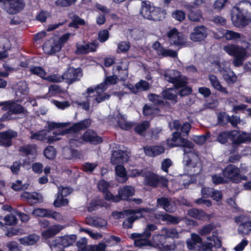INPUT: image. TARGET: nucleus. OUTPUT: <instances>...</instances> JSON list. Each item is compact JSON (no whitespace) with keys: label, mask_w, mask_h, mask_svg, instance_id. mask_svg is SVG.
Returning a JSON list of instances; mask_svg holds the SVG:
<instances>
[{"label":"nucleus","mask_w":251,"mask_h":251,"mask_svg":"<svg viewBox=\"0 0 251 251\" xmlns=\"http://www.w3.org/2000/svg\"><path fill=\"white\" fill-rule=\"evenodd\" d=\"M225 39L245 45V48L235 44H228L223 48L224 51L228 54L234 57L233 60L234 66H241L244 60L250 55L248 51L251 50V44L246 40L244 35L231 30L226 31Z\"/></svg>","instance_id":"obj_1"},{"label":"nucleus","mask_w":251,"mask_h":251,"mask_svg":"<svg viewBox=\"0 0 251 251\" xmlns=\"http://www.w3.org/2000/svg\"><path fill=\"white\" fill-rule=\"evenodd\" d=\"M231 21L237 27H244L251 22V3L248 1L240 2L231 10Z\"/></svg>","instance_id":"obj_2"},{"label":"nucleus","mask_w":251,"mask_h":251,"mask_svg":"<svg viewBox=\"0 0 251 251\" xmlns=\"http://www.w3.org/2000/svg\"><path fill=\"white\" fill-rule=\"evenodd\" d=\"M15 100L0 102V106H3L4 110H23L19 102H22L27 96L29 89L25 81H21L14 86Z\"/></svg>","instance_id":"obj_3"},{"label":"nucleus","mask_w":251,"mask_h":251,"mask_svg":"<svg viewBox=\"0 0 251 251\" xmlns=\"http://www.w3.org/2000/svg\"><path fill=\"white\" fill-rule=\"evenodd\" d=\"M250 137L245 132L239 134L236 130L223 131L217 137V140L222 144H226L228 140L231 141L232 146L236 148L240 144L246 143L250 140Z\"/></svg>","instance_id":"obj_4"},{"label":"nucleus","mask_w":251,"mask_h":251,"mask_svg":"<svg viewBox=\"0 0 251 251\" xmlns=\"http://www.w3.org/2000/svg\"><path fill=\"white\" fill-rule=\"evenodd\" d=\"M117 77L116 75L107 76L105 78L103 82L100 83L95 88L90 87L87 90V93L90 95L96 93L95 100L97 103L108 100L110 95L106 94L104 92L107 89L109 86L114 85L117 83Z\"/></svg>","instance_id":"obj_5"},{"label":"nucleus","mask_w":251,"mask_h":251,"mask_svg":"<svg viewBox=\"0 0 251 251\" xmlns=\"http://www.w3.org/2000/svg\"><path fill=\"white\" fill-rule=\"evenodd\" d=\"M157 229V226L153 224H148L142 233H133L130 238L134 241L136 247H143L150 245L151 243L149 238L151 236V232Z\"/></svg>","instance_id":"obj_6"},{"label":"nucleus","mask_w":251,"mask_h":251,"mask_svg":"<svg viewBox=\"0 0 251 251\" xmlns=\"http://www.w3.org/2000/svg\"><path fill=\"white\" fill-rule=\"evenodd\" d=\"M144 179V184L152 188H156L159 184L162 187H166L168 185V180L163 176H160L151 171H145L141 175Z\"/></svg>","instance_id":"obj_7"},{"label":"nucleus","mask_w":251,"mask_h":251,"mask_svg":"<svg viewBox=\"0 0 251 251\" xmlns=\"http://www.w3.org/2000/svg\"><path fill=\"white\" fill-rule=\"evenodd\" d=\"M225 62L221 63L219 61H215L212 63V66L215 67V71H219L222 75L224 80L228 84H233L237 80V77L234 73L229 68L225 67Z\"/></svg>","instance_id":"obj_8"},{"label":"nucleus","mask_w":251,"mask_h":251,"mask_svg":"<svg viewBox=\"0 0 251 251\" xmlns=\"http://www.w3.org/2000/svg\"><path fill=\"white\" fill-rule=\"evenodd\" d=\"M198 243L201 244V246H198V251H207L209 250L212 251L213 247L210 242H203L202 239L198 234L191 233V239H188L186 241L188 249L189 250H195L196 245Z\"/></svg>","instance_id":"obj_9"},{"label":"nucleus","mask_w":251,"mask_h":251,"mask_svg":"<svg viewBox=\"0 0 251 251\" xmlns=\"http://www.w3.org/2000/svg\"><path fill=\"white\" fill-rule=\"evenodd\" d=\"M77 236L75 234H67L57 236L52 242V245L55 249L64 251V249L73 246L76 242Z\"/></svg>","instance_id":"obj_10"},{"label":"nucleus","mask_w":251,"mask_h":251,"mask_svg":"<svg viewBox=\"0 0 251 251\" xmlns=\"http://www.w3.org/2000/svg\"><path fill=\"white\" fill-rule=\"evenodd\" d=\"M164 78L173 83L176 88L184 87L187 84V78L182 76L180 73L176 70H168L164 74Z\"/></svg>","instance_id":"obj_11"},{"label":"nucleus","mask_w":251,"mask_h":251,"mask_svg":"<svg viewBox=\"0 0 251 251\" xmlns=\"http://www.w3.org/2000/svg\"><path fill=\"white\" fill-rule=\"evenodd\" d=\"M2 8L7 13L15 14L22 10L25 6L23 0H0Z\"/></svg>","instance_id":"obj_12"},{"label":"nucleus","mask_w":251,"mask_h":251,"mask_svg":"<svg viewBox=\"0 0 251 251\" xmlns=\"http://www.w3.org/2000/svg\"><path fill=\"white\" fill-rule=\"evenodd\" d=\"M91 120L90 119H86L80 121L79 122L74 124L70 127L64 129L62 131L57 133L56 131H54L53 134L54 135H64L68 133H77L81 130H84L89 127L91 124Z\"/></svg>","instance_id":"obj_13"},{"label":"nucleus","mask_w":251,"mask_h":251,"mask_svg":"<svg viewBox=\"0 0 251 251\" xmlns=\"http://www.w3.org/2000/svg\"><path fill=\"white\" fill-rule=\"evenodd\" d=\"M20 199L23 201H26L31 206L43 202V197L42 195L40 193L36 192H29L24 191L21 194Z\"/></svg>","instance_id":"obj_14"},{"label":"nucleus","mask_w":251,"mask_h":251,"mask_svg":"<svg viewBox=\"0 0 251 251\" xmlns=\"http://www.w3.org/2000/svg\"><path fill=\"white\" fill-rule=\"evenodd\" d=\"M167 36L171 44L183 46L186 43V39L185 36L182 33L178 32L175 28L170 30L168 32Z\"/></svg>","instance_id":"obj_15"},{"label":"nucleus","mask_w":251,"mask_h":251,"mask_svg":"<svg viewBox=\"0 0 251 251\" xmlns=\"http://www.w3.org/2000/svg\"><path fill=\"white\" fill-rule=\"evenodd\" d=\"M81 138L84 142L93 145H97L103 142V138L99 136L94 130L90 129L84 132Z\"/></svg>","instance_id":"obj_16"},{"label":"nucleus","mask_w":251,"mask_h":251,"mask_svg":"<svg viewBox=\"0 0 251 251\" xmlns=\"http://www.w3.org/2000/svg\"><path fill=\"white\" fill-rule=\"evenodd\" d=\"M82 76V73L80 68L69 67L62 75L63 79L69 83L79 80Z\"/></svg>","instance_id":"obj_17"},{"label":"nucleus","mask_w":251,"mask_h":251,"mask_svg":"<svg viewBox=\"0 0 251 251\" xmlns=\"http://www.w3.org/2000/svg\"><path fill=\"white\" fill-rule=\"evenodd\" d=\"M135 210H140V213H135L130 215L131 216L126 218L123 223V227L125 229H130L132 228L134 222L144 217V213L149 212L147 208H139Z\"/></svg>","instance_id":"obj_18"},{"label":"nucleus","mask_w":251,"mask_h":251,"mask_svg":"<svg viewBox=\"0 0 251 251\" xmlns=\"http://www.w3.org/2000/svg\"><path fill=\"white\" fill-rule=\"evenodd\" d=\"M240 170L235 165L228 164L222 171V174L225 178L228 179L233 183L236 180V177L239 175Z\"/></svg>","instance_id":"obj_19"},{"label":"nucleus","mask_w":251,"mask_h":251,"mask_svg":"<svg viewBox=\"0 0 251 251\" xmlns=\"http://www.w3.org/2000/svg\"><path fill=\"white\" fill-rule=\"evenodd\" d=\"M245 216L240 215L236 216L234 218V221L237 224L240 223L238 229V232L243 236L248 234L251 231V221H246L244 220Z\"/></svg>","instance_id":"obj_20"},{"label":"nucleus","mask_w":251,"mask_h":251,"mask_svg":"<svg viewBox=\"0 0 251 251\" xmlns=\"http://www.w3.org/2000/svg\"><path fill=\"white\" fill-rule=\"evenodd\" d=\"M17 136V132L12 130L0 132V146L5 148L10 147L12 145V139Z\"/></svg>","instance_id":"obj_21"},{"label":"nucleus","mask_w":251,"mask_h":251,"mask_svg":"<svg viewBox=\"0 0 251 251\" xmlns=\"http://www.w3.org/2000/svg\"><path fill=\"white\" fill-rule=\"evenodd\" d=\"M129 157L127 154L121 150L113 151L111 157V162L113 165L122 164L127 162Z\"/></svg>","instance_id":"obj_22"},{"label":"nucleus","mask_w":251,"mask_h":251,"mask_svg":"<svg viewBox=\"0 0 251 251\" xmlns=\"http://www.w3.org/2000/svg\"><path fill=\"white\" fill-rule=\"evenodd\" d=\"M207 36L206 28L203 25L196 26L190 35L191 39L194 42L204 40Z\"/></svg>","instance_id":"obj_23"},{"label":"nucleus","mask_w":251,"mask_h":251,"mask_svg":"<svg viewBox=\"0 0 251 251\" xmlns=\"http://www.w3.org/2000/svg\"><path fill=\"white\" fill-rule=\"evenodd\" d=\"M43 50L45 53L52 54L59 51L61 50V46L55 38L50 39L45 43Z\"/></svg>","instance_id":"obj_24"},{"label":"nucleus","mask_w":251,"mask_h":251,"mask_svg":"<svg viewBox=\"0 0 251 251\" xmlns=\"http://www.w3.org/2000/svg\"><path fill=\"white\" fill-rule=\"evenodd\" d=\"M135 190L134 188L131 185H125L119 188L118 190V197L122 200L129 201V198L134 195Z\"/></svg>","instance_id":"obj_25"},{"label":"nucleus","mask_w":251,"mask_h":251,"mask_svg":"<svg viewBox=\"0 0 251 251\" xmlns=\"http://www.w3.org/2000/svg\"><path fill=\"white\" fill-rule=\"evenodd\" d=\"M155 218L157 220L166 222L168 225H174L178 224L182 220V218L179 216H175L166 213L155 214Z\"/></svg>","instance_id":"obj_26"},{"label":"nucleus","mask_w":251,"mask_h":251,"mask_svg":"<svg viewBox=\"0 0 251 251\" xmlns=\"http://www.w3.org/2000/svg\"><path fill=\"white\" fill-rule=\"evenodd\" d=\"M152 48L154 49L159 55H162L164 57H176L177 56L176 51L164 49L162 47L158 42H154L152 45Z\"/></svg>","instance_id":"obj_27"},{"label":"nucleus","mask_w":251,"mask_h":251,"mask_svg":"<svg viewBox=\"0 0 251 251\" xmlns=\"http://www.w3.org/2000/svg\"><path fill=\"white\" fill-rule=\"evenodd\" d=\"M117 122L118 126L123 129L129 130L132 128L133 124L131 122L126 121V117L125 115H122L120 113V111H117Z\"/></svg>","instance_id":"obj_28"},{"label":"nucleus","mask_w":251,"mask_h":251,"mask_svg":"<svg viewBox=\"0 0 251 251\" xmlns=\"http://www.w3.org/2000/svg\"><path fill=\"white\" fill-rule=\"evenodd\" d=\"M165 151L164 148L162 146H152L145 147L144 151L146 155L155 157L163 153Z\"/></svg>","instance_id":"obj_29"},{"label":"nucleus","mask_w":251,"mask_h":251,"mask_svg":"<svg viewBox=\"0 0 251 251\" xmlns=\"http://www.w3.org/2000/svg\"><path fill=\"white\" fill-rule=\"evenodd\" d=\"M209 79L211 85L215 89L224 94H228V91L226 88L222 85L220 80L216 76L210 75H209Z\"/></svg>","instance_id":"obj_30"},{"label":"nucleus","mask_w":251,"mask_h":251,"mask_svg":"<svg viewBox=\"0 0 251 251\" xmlns=\"http://www.w3.org/2000/svg\"><path fill=\"white\" fill-rule=\"evenodd\" d=\"M140 210H134V209H127L122 211H113L112 213V216L116 220L124 218L125 216L134 214L135 213H140Z\"/></svg>","instance_id":"obj_31"},{"label":"nucleus","mask_w":251,"mask_h":251,"mask_svg":"<svg viewBox=\"0 0 251 251\" xmlns=\"http://www.w3.org/2000/svg\"><path fill=\"white\" fill-rule=\"evenodd\" d=\"M153 9V6L151 5L149 1H142L140 14L145 19H149L151 13V11Z\"/></svg>","instance_id":"obj_32"},{"label":"nucleus","mask_w":251,"mask_h":251,"mask_svg":"<svg viewBox=\"0 0 251 251\" xmlns=\"http://www.w3.org/2000/svg\"><path fill=\"white\" fill-rule=\"evenodd\" d=\"M178 92L176 88H169L162 92V96L164 99L171 100V102L175 104L176 102V98Z\"/></svg>","instance_id":"obj_33"},{"label":"nucleus","mask_w":251,"mask_h":251,"mask_svg":"<svg viewBox=\"0 0 251 251\" xmlns=\"http://www.w3.org/2000/svg\"><path fill=\"white\" fill-rule=\"evenodd\" d=\"M151 12V13L149 20H152L153 21H159L164 18L166 14L165 10L154 6H153V9Z\"/></svg>","instance_id":"obj_34"},{"label":"nucleus","mask_w":251,"mask_h":251,"mask_svg":"<svg viewBox=\"0 0 251 251\" xmlns=\"http://www.w3.org/2000/svg\"><path fill=\"white\" fill-rule=\"evenodd\" d=\"M128 63L126 61H122L116 66V69L119 72V76L121 80H125L128 76Z\"/></svg>","instance_id":"obj_35"},{"label":"nucleus","mask_w":251,"mask_h":251,"mask_svg":"<svg viewBox=\"0 0 251 251\" xmlns=\"http://www.w3.org/2000/svg\"><path fill=\"white\" fill-rule=\"evenodd\" d=\"M218 123L221 126H224L228 123H231L232 126L237 125L236 122L231 119L226 112H221L218 115Z\"/></svg>","instance_id":"obj_36"},{"label":"nucleus","mask_w":251,"mask_h":251,"mask_svg":"<svg viewBox=\"0 0 251 251\" xmlns=\"http://www.w3.org/2000/svg\"><path fill=\"white\" fill-rule=\"evenodd\" d=\"M19 151L26 156L33 155L37 151V146L35 144L24 145L19 148Z\"/></svg>","instance_id":"obj_37"},{"label":"nucleus","mask_w":251,"mask_h":251,"mask_svg":"<svg viewBox=\"0 0 251 251\" xmlns=\"http://www.w3.org/2000/svg\"><path fill=\"white\" fill-rule=\"evenodd\" d=\"M39 240V236L35 234H30L20 239L21 244L25 246L33 245Z\"/></svg>","instance_id":"obj_38"},{"label":"nucleus","mask_w":251,"mask_h":251,"mask_svg":"<svg viewBox=\"0 0 251 251\" xmlns=\"http://www.w3.org/2000/svg\"><path fill=\"white\" fill-rule=\"evenodd\" d=\"M69 125V123H56L48 121L47 123V125L45 126L44 130H46L47 132H50L55 129L66 127Z\"/></svg>","instance_id":"obj_39"},{"label":"nucleus","mask_w":251,"mask_h":251,"mask_svg":"<svg viewBox=\"0 0 251 251\" xmlns=\"http://www.w3.org/2000/svg\"><path fill=\"white\" fill-rule=\"evenodd\" d=\"M149 88L148 82L144 80H140L138 83L136 84L135 86H130L129 88L133 93H137L139 91H146Z\"/></svg>","instance_id":"obj_40"},{"label":"nucleus","mask_w":251,"mask_h":251,"mask_svg":"<svg viewBox=\"0 0 251 251\" xmlns=\"http://www.w3.org/2000/svg\"><path fill=\"white\" fill-rule=\"evenodd\" d=\"M157 205L158 207H162L166 211L173 212L172 209L170 208L171 202L168 198L161 197L157 199Z\"/></svg>","instance_id":"obj_41"},{"label":"nucleus","mask_w":251,"mask_h":251,"mask_svg":"<svg viewBox=\"0 0 251 251\" xmlns=\"http://www.w3.org/2000/svg\"><path fill=\"white\" fill-rule=\"evenodd\" d=\"M148 98L150 101L154 104L159 106H164L165 107H168L169 103L165 100H163L161 97L151 94L148 96Z\"/></svg>","instance_id":"obj_42"},{"label":"nucleus","mask_w":251,"mask_h":251,"mask_svg":"<svg viewBox=\"0 0 251 251\" xmlns=\"http://www.w3.org/2000/svg\"><path fill=\"white\" fill-rule=\"evenodd\" d=\"M149 126V122L148 121H145L136 125L134 127V131L139 135L144 136L145 135V132Z\"/></svg>","instance_id":"obj_43"},{"label":"nucleus","mask_w":251,"mask_h":251,"mask_svg":"<svg viewBox=\"0 0 251 251\" xmlns=\"http://www.w3.org/2000/svg\"><path fill=\"white\" fill-rule=\"evenodd\" d=\"M188 214L190 217L200 220H203L206 216V214L204 212L196 208L190 209Z\"/></svg>","instance_id":"obj_44"},{"label":"nucleus","mask_w":251,"mask_h":251,"mask_svg":"<svg viewBox=\"0 0 251 251\" xmlns=\"http://www.w3.org/2000/svg\"><path fill=\"white\" fill-rule=\"evenodd\" d=\"M86 222L88 225L95 227H102L107 224L106 221L101 218H95L94 217L87 218Z\"/></svg>","instance_id":"obj_45"},{"label":"nucleus","mask_w":251,"mask_h":251,"mask_svg":"<svg viewBox=\"0 0 251 251\" xmlns=\"http://www.w3.org/2000/svg\"><path fill=\"white\" fill-rule=\"evenodd\" d=\"M166 238L163 233L153 235L152 237V240L153 244L159 249L166 243Z\"/></svg>","instance_id":"obj_46"},{"label":"nucleus","mask_w":251,"mask_h":251,"mask_svg":"<svg viewBox=\"0 0 251 251\" xmlns=\"http://www.w3.org/2000/svg\"><path fill=\"white\" fill-rule=\"evenodd\" d=\"M161 231L162 233H163L166 238H172L175 239L179 237V233L177 229L175 228L168 229L166 227H163Z\"/></svg>","instance_id":"obj_47"},{"label":"nucleus","mask_w":251,"mask_h":251,"mask_svg":"<svg viewBox=\"0 0 251 251\" xmlns=\"http://www.w3.org/2000/svg\"><path fill=\"white\" fill-rule=\"evenodd\" d=\"M115 173L117 176L123 178L124 182L128 178L126 170L123 165H117L115 167Z\"/></svg>","instance_id":"obj_48"},{"label":"nucleus","mask_w":251,"mask_h":251,"mask_svg":"<svg viewBox=\"0 0 251 251\" xmlns=\"http://www.w3.org/2000/svg\"><path fill=\"white\" fill-rule=\"evenodd\" d=\"M31 139H35L39 141H44L46 139L47 133L46 130H41L37 132H34L33 131L30 132Z\"/></svg>","instance_id":"obj_49"},{"label":"nucleus","mask_w":251,"mask_h":251,"mask_svg":"<svg viewBox=\"0 0 251 251\" xmlns=\"http://www.w3.org/2000/svg\"><path fill=\"white\" fill-rule=\"evenodd\" d=\"M178 146L184 148V151L185 153L191 151V150L194 147V144L191 141L185 138L180 139V143Z\"/></svg>","instance_id":"obj_50"},{"label":"nucleus","mask_w":251,"mask_h":251,"mask_svg":"<svg viewBox=\"0 0 251 251\" xmlns=\"http://www.w3.org/2000/svg\"><path fill=\"white\" fill-rule=\"evenodd\" d=\"M44 154L47 159L52 160L55 157L56 154V149L53 146H49L45 149Z\"/></svg>","instance_id":"obj_51"},{"label":"nucleus","mask_w":251,"mask_h":251,"mask_svg":"<svg viewBox=\"0 0 251 251\" xmlns=\"http://www.w3.org/2000/svg\"><path fill=\"white\" fill-rule=\"evenodd\" d=\"M181 132L178 131L174 132L172 134V138L171 140V143L169 142V140H168V144L171 148H173L176 146H178V141H180Z\"/></svg>","instance_id":"obj_52"},{"label":"nucleus","mask_w":251,"mask_h":251,"mask_svg":"<svg viewBox=\"0 0 251 251\" xmlns=\"http://www.w3.org/2000/svg\"><path fill=\"white\" fill-rule=\"evenodd\" d=\"M64 197L57 194V197L53 202V205L55 207H60L63 206H66L69 203V201L66 198H64Z\"/></svg>","instance_id":"obj_53"},{"label":"nucleus","mask_w":251,"mask_h":251,"mask_svg":"<svg viewBox=\"0 0 251 251\" xmlns=\"http://www.w3.org/2000/svg\"><path fill=\"white\" fill-rule=\"evenodd\" d=\"M215 228L214 224L210 223L204 226L201 229H200L198 230V233L200 235L203 236L210 233Z\"/></svg>","instance_id":"obj_54"},{"label":"nucleus","mask_w":251,"mask_h":251,"mask_svg":"<svg viewBox=\"0 0 251 251\" xmlns=\"http://www.w3.org/2000/svg\"><path fill=\"white\" fill-rule=\"evenodd\" d=\"M130 44L128 41H121L117 44V52L126 53L130 48Z\"/></svg>","instance_id":"obj_55"},{"label":"nucleus","mask_w":251,"mask_h":251,"mask_svg":"<svg viewBox=\"0 0 251 251\" xmlns=\"http://www.w3.org/2000/svg\"><path fill=\"white\" fill-rule=\"evenodd\" d=\"M29 70L31 74L37 75L44 79L46 73L42 67L33 66L30 68Z\"/></svg>","instance_id":"obj_56"},{"label":"nucleus","mask_w":251,"mask_h":251,"mask_svg":"<svg viewBox=\"0 0 251 251\" xmlns=\"http://www.w3.org/2000/svg\"><path fill=\"white\" fill-rule=\"evenodd\" d=\"M190 12L188 14L189 19L194 22H198L202 18V13L201 10L196 11L189 9Z\"/></svg>","instance_id":"obj_57"},{"label":"nucleus","mask_w":251,"mask_h":251,"mask_svg":"<svg viewBox=\"0 0 251 251\" xmlns=\"http://www.w3.org/2000/svg\"><path fill=\"white\" fill-rule=\"evenodd\" d=\"M49 209L37 208L34 209L32 214L35 217H48Z\"/></svg>","instance_id":"obj_58"},{"label":"nucleus","mask_w":251,"mask_h":251,"mask_svg":"<svg viewBox=\"0 0 251 251\" xmlns=\"http://www.w3.org/2000/svg\"><path fill=\"white\" fill-rule=\"evenodd\" d=\"M104 202L102 200L92 201L90 202V203L88 207V211H93L96 210L97 209L98 206H100V207L104 206Z\"/></svg>","instance_id":"obj_59"},{"label":"nucleus","mask_w":251,"mask_h":251,"mask_svg":"<svg viewBox=\"0 0 251 251\" xmlns=\"http://www.w3.org/2000/svg\"><path fill=\"white\" fill-rule=\"evenodd\" d=\"M28 111H7L6 113L2 115L0 118V122H5L11 119V115L12 114H21L27 112Z\"/></svg>","instance_id":"obj_60"},{"label":"nucleus","mask_w":251,"mask_h":251,"mask_svg":"<svg viewBox=\"0 0 251 251\" xmlns=\"http://www.w3.org/2000/svg\"><path fill=\"white\" fill-rule=\"evenodd\" d=\"M85 24V22L83 19H81L78 16H74L73 17L72 22L69 24V26L77 28L79 25H84Z\"/></svg>","instance_id":"obj_61"},{"label":"nucleus","mask_w":251,"mask_h":251,"mask_svg":"<svg viewBox=\"0 0 251 251\" xmlns=\"http://www.w3.org/2000/svg\"><path fill=\"white\" fill-rule=\"evenodd\" d=\"M96 163L86 162L82 166V170L85 173H92L97 167Z\"/></svg>","instance_id":"obj_62"},{"label":"nucleus","mask_w":251,"mask_h":251,"mask_svg":"<svg viewBox=\"0 0 251 251\" xmlns=\"http://www.w3.org/2000/svg\"><path fill=\"white\" fill-rule=\"evenodd\" d=\"M104 199L108 201L114 202H118L120 201V199L118 197V195H113L109 190L103 193Z\"/></svg>","instance_id":"obj_63"},{"label":"nucleus","mask_w":251,"mask_h":251,"mask_svg":"<svg viewBox=\"0 0 251 251\" xmlns=\"http://www.w3.org/2000/svg\"><path fill=\"white\" fill-rule=\"evenodd\" d=\"M28 184H22V181L20 180H17L15 183H13L11 188L14 191H19L22 190H25L27 189Z\"/></svg>","instance_id":"obj_64"}]
</instances>
